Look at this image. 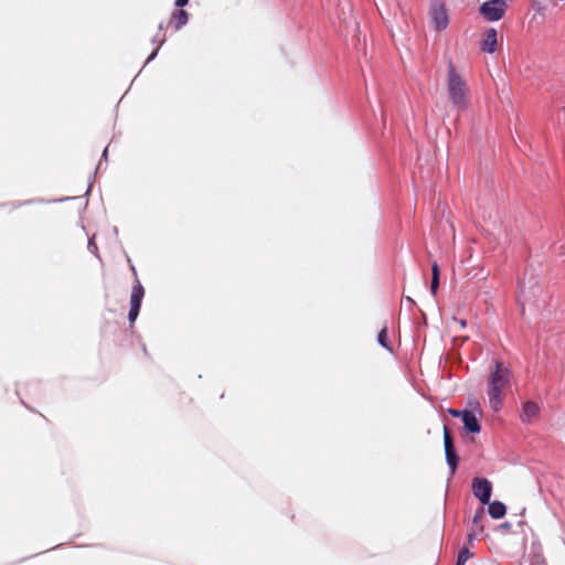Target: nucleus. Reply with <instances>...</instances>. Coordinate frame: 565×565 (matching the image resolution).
<instances>
[{
  "instance_id": "obj_25",
  "label": "nucleus",
  "mask_w": 565,
  "mask_h": 565,
  "mask_svg": "<svg viewBox=\"0 0 565 565\" xmlns=\"http://www.w3.org/2000/svg\"><path fill=\"white\" fill-rule=\"evenodd\" d=\"M34 202L42 203L44 201L43 200H28V201H23V202H19V203H12V207L15 209V207H19V206H22V205H26V204H31V203H34Z\"/></svg>"
},
{
  "instance_id": "obj_24",
  "label": "nucleus",
  "mask_w": 565,
  "mask_h": 565,
  "mask_svg": "<svg viewBox=\"0 0 565 565\" xmlns=\"http://www.w3.org/2000/svg\"><path fill=\"white\" fill-rule=\"evenodd\" d=\"M151 42H152L153 44H157V45H158L157 47H159V49H160V46H162V45L164 44V42H166V36L160 38V36L157 34V35H154V36L152 38Z\"/></svg>"
},
{
  "instance_id": "obj_17",
  "label": "nucleus",
  "mask_w": 565,
  "mask_h": 565,
  "mask_svg": "<svg viewBox=\"0 0 565 565\" xmlns=\"http://www.w3.org/2000/svg\"><path fill=\"white\" fill-rule=\"evenodd\" d=\"M140 308H141V306H139V305L130 303V308L128 311V321L130 323H134L137 320L139 312H140Z\"/></svg>"
},
{
  "instance_id": "obj_20",
  "label": "nucleus",
  "mask_w": 565,
  "mask_h": 565,
  "mask_svg": "<svg viewBox=\"0 0 565 565\" xmlns=\"http://www.w3.org/2000/svg\"><path fill=\"white\" fill-rule=\"evenodd\" d=\"M483 516H484V510H483V507H480V508L476 511V513H475V515H473V518H472V523H473L475 525H479V523H480V521L483 519Z\"/></svg>"
},
{
  "instance_id": "obj_36",
  "label": "nucleus",
  "mask_w": 565,
  "mask_h": 565,
  "mask_svg": "<svg viewBox=\"0 0 565 565\" xmlns=\"http://www.w3.org/2000/svg\"><path fill=\"white\" fill-rule=\"evenodd\" d=\"M523 524H524V521H522V520H520L518 523L519 526H522Z\"/></svg>"
},
{
  "instance_id": "obj_6",
  "label": "nucleus",
  "mask_w": 565,
  "mask_h": 565,
  "mask_svg": "<svg viewBox=\"0 0 565 565\" xmlns=\"http://www.w3.org/2000/svg\"><path fill=\"white\" fill-rule=\"evenodd\" d=\"M472 493L482 505L489 503L492 495V483L487 478L476 477L472 479Z\"/></svg>"
},
{
  "instance_id": "obj_15",
  "label": "nucleus",
  "mask_w": 565,
  "mask_h": 565,
  "mask_svg": "<svg viewBox=\"0 0 565 565\" xmlns=\"http://www.w3.org/2000/svg\"><path fill=\"white\" fill-rule=\"evenodd\" d=\"M377 343L385 350H387L388 352H393V347L391 344V341L388 339V334H387V328L384 327L380 330L379 334H377Z\"/></svg>"
},
{
  "instance_id": "obj_7",
  "label": "nucleus",
  "mask_w": 565,
  "mask_h": 565,
  "mask_svg": "<svg viewBox=\"0 0 565 565\" xmlns=\"http://www.w3.org/2000/svg\"><path fill=\"white\" fill-rule=\"evenodd\" d=\"M430 17L437 31H443L448 26L449 18L444 3H439L437 7L431 8Z\"/></svg>"
},
{
  "instance_id": "obj_9",
  "label": "nucleus",
  "mask_w": 565,
  "mask_h": 565,
  "mask_svg": "<svg viewBox=\"0 0 565 565\" xmlns=\"http://www.w3.org/2000/svg\"><path fill=\"white\" fill-rule=\"evenodd\" d=\"M463 424V429L469 434H479L481 431V423L477 418L473 411H469L466 417L461 420Z\"/></svg>"
},
{
  "instance_id": "obj_8",
  "label": "nucleus",
  "mask_w": 565,
  "mask_h": 565,
  "mask_svg": "<svg viewBox=\"0 0 565 565\" xmlns=\"http://www.w3.org/2000/svg\"><path fill=\"white\" fill-rule=\"evenodd\" d=\"M498 45V32L495 29L490 28L486 31L481 41V51L488 54L495 52Z\"/></svg>"
},
{
  "instance_id": "obj_3",
  "label": "nucleus",
  "mask_w": 565,
  "mask_h": 565,
  "mask_svg": "<svg viewBox=\"0 0 565 565\" xmlns=\"http://www.w3.org/2000/svg\"><path fill=\"white\" fill-rule=\"evenodd\" d=\"M509 370L502 367L500 363H495L494 371L490 376L488 396L489 403L493 411H499L502 404L501 391L502 387L509 382Z\"/></svg>"
},
{
  "instance_id": "obj_12",
  "label": "nucleus",
  "mask_w": 565,
  "mask_h": 565,
  "mask_svg": "<svg viewBox=\"0 0 565 565\" xmlns=\"http://www.w3.org/2000/svg\"><path fill=\"white\" fill-rule=\"evenodd\" d=\"M189 21V13L183 10L179 9L173 11L171 23H173L175 30L182 29Z\"/></svg>"
},
{
  "instance_id": "obj_18",
  "label": "nucleus",
  "mask_w": 565,
  "mask_h": 565,
  "mask_svg": "<svg viewBox=\"0 0 565 565\" xmlns=\"http://www.w3.org/2000/svg\"><path fill=\"white\" fill-rule=\"evenodd\" d=\"M469 411L470 409H468V408H465V409L449 408L448 413L450 416H452L455 418H460L462 420Z\"/></svg>"
},
{
  "instance_id": "obj_33",
  "label": "nucleus",
  "mask_w": 565,
  "mask_h": 565,
  "mask_svg": "<svg viewBox=\"0 0 565 565\" xmlns=\"http://www.w3.org/2000/svg\"><path fill=\"white\" fill-rule=\"evenodd\" d=\"M158 29H159V31H162V30L164 29V23H163V22H161V23L159 24Z\"/></svg>"
},
{
  "instance_id": "obj_14",
  "label": "nucleus",
  "mask_w": 565,
  "mask_h": 565,
  "mask_svg": "<svg viewBox=\"0 0 565 565\" xmlns=\"http://www.w3.org/2000/svg\"><path fill=\"white\" fill-rule=\"evenodd\" d=\"M522 409H523V416L525 417V418H523V420H530L531 418L535 417L540 412L537 404L532 401L525 402L523 404Z\"/></svg>"
},
{
  "instance_id": "obj_31",
  "label": "nucleus",
  "mask_w": 565,
  "mask_h": 565,
  "mask_svg": "<svg viewBox=\"0 0 565 565\" xmlns=\"http://www.w3.org/2000/svg\"><path fill=\"white\" fill-rule=\"evenodd\" d=\"M90 189H92V182H89L87 189H86V192H85V195H88L89 192H90Z\"/></svg>"
},
{
  "instance_id": "obj_5",
  "label": "nucleus",
  "mask_w": 565,
  "mask_h": 565,
  "mask_svg": "<svg viewBox=\"0 0 565 565\" xmlns=\"http://www.w3.org/2000/svg\"><path fill=\"white\" fill-rule=\"evenodd\" d=\"M444 449H445L446 462H447V465L450 469V473L452 476V475H455V472L458 468L460 459L457 454L454 439L446 426L444 427Z\"/></svg>"
},
{
  "instance_id": "obj_29",
  "label": "nucleus",
  "mask_w": 565,
  "mask_h": 565,
  "mask_svg": "<svg viewBox=\"0 0 565 565\" xmlns=\"http://www.w3.org/2000/svg\"><path fill=\"white\" fill-rule=\"evenodd\" d=\"M403 299L409 305V308L416 305L415 300L409 296H404Z\"/></svg>"
},
{
  "instance_id": "obj_28",
  "label": "nucleus",
  "mask_w": 565,
  "mask_h": 565,
  "mask_svg": "<svg viewBox=\"0 0 565 565\" xmlns=\"http://www.w3.org/2000/svg\"><path fill=\"white\" fill-rule=\"evenodd\" d=\"M189 3V0H175L174 1V6L182 9L183 7H185L186 4Z\"/></svg>"
},
{
  "instance_id": "obj_26",
  "label": "nucleus",
  "mask_w": 565,
  "mask_h": 565,
  "mask_svg": "<svg viewBox=\"0 0 565 565\" xmlns=\"http://www.w3.org/2000/svg\"><path fill=\"white\" fill-rule=\"evenodd\" d=\"M158 53H159V47H156V49L151 52V54L147 57V60H146V64H148V63L152 62V61L157 57Z\"/></svg>"
},
{
  "instance_id": "obj_34",
  "label": "nucleus",
  "mask_w": 565,
  "mask_h": 565,
  "mask_svg": "<svg viewBox=\"0 0 565 565\" xmlns=\"http://www.w3.org/2000/svg\"><path fill=\"white\" fill-rule=\"evenodd\" d=\"M65 200H68V198H65V199H58V200H53L52 202H62V201H65Z\"/></svg>"
},
{
  "instance_id": "obj_10",
  "label": "nucleus",
  "mask_w": 565,
  "mask_h": 565,
  "mask_svg": "<svg viewBox=\"0 0 565 565\" xmlns=\"http://www.w3.org/2000/svg\"><path fill=\"white\" fill-rule=\"evenodd\" d=\"M488 504V513L489 515L494 519V520H500L502 518H504V515L507 514V505L499 501V500H494V501H490L489 500V503Z\"/></svg>"
},
{
  "instance_id": "obj_21",
  "label": "nucleus",
  "mask_w": 565,
  "mask_h": 565,
  "mask_svg": "<svg viewBox=\"0 0 565 565\" xmlns=\"http://www.w3.org/2000/svg\"><path fill=\"white\" fill-rule=\"evenodd\" d=\"M108 160V147H106L102 153V157H100V161L99 163L97 164L96 169H95V173L98 172V170L100 169L102 167V162L103 161H107Z\"/></svg>"
},
{
  "instance_id": "obj_4",
  "label": "nucleus",
  "mask_w": 565,
  "mask_h": 565,
  "mask_svg": "<svg viewBox=\"0 0 565 565\" xmlns=\"http://www.w3.org/2000/svg\"><path fill=\"white\" fill-rule=\"evenodd\" d=\"M505 0H487L479 6V14L488 22L501 20L507 12Z\"/></svg>"
},
{
  "instance_id": "obj_35",
  "label": "nucleus",
  "mask_w": 565,
  "mask_h": 565,
  "mask_svg": "<svg viewBox=\"0 0 565 565\" xmlns=\"http://www.w3.org/2000/svg\"><path fill=\"white\" fill-rule=\"evenodd\" d=\"M142 351H143V353H145V354H147V353H148V352H147V348H146V344H145V343L142 344Z\"/></svg>"
},
{
  "instance_id": "obj_32",
  "label": "nucleus",
  "mask_w": 565,
  "mask_h": 565,
  "mask_svg": "<svg viewBox=\"0 0 565 565\" xmlns=\"http://www.w3.org/2000/svg\"><path fill=\"white\" fill-rule=\"evenodd\" d=\"M459 323H460L461 328H465L467 324L466 320H462V319L459 321Z\"/></svg>"
},
{
  "instance_id": "obj_11",
  "label": "nucleus",
  "mask_w": 565,
  "mask_h": 565,
  "mask_svg": "<svg viewBox=\"0 0 565 565\" xmlns=\"http://www.w3.org/2000/svg\"><path fill=\"white\" fill-rule=\"evenodd\" d=\"M145 297V288L138 278L135 279L131 295H130V303L141 306L142 299Z\"/></svg>"
},
{
  "instance_id": "obj_16",
  "label": "nucleus",
  "mask_w": 565,
  "mask_h": 565,
  "mask_svg": "<svg viewBox=\"0 0 565 565\" xmlns=\"http://www.w3.org/2000/svg\"><path fill=\"white\" fill-rule=\"evenodd\" d=\"M472 553L469 551L467 546H463L459 550L456 558L455 565H465L466 562L472 557Z\"/></svg>"
},
{
  "instance_id": "obj_13",
  "label": "nucleus",
  "mask_w": 565,
  "mask_h": 565,
  "mask_svg": "<svg viewBox=\"0 0 565 565\" xmlns=\"http://www.w3.org/2000/svg\"><path fill=\"white\" fill-rule=\"evenodd\" d=\"M529 558L530 565H546L541 546H535L533 544Z\"/></svg>"
},
{
  "instance_id": "obj_19",
  "label": "nucleus",
  "mask_w": 565,
  "mask_h": 565,
  "mask_svg": "<svg viewBox=\"0 0 565 565\" xmlns=\"http://www.w3.org/2000/svg\"><path fill=\"white\" fill-rule=\"evenodd\" d=\"M439 285H440V278L431 277L429 289H430V294L433 296L437 295V291L439 289Z\"/></svg>"
},
{
  "instance_id": "obj_23",
  "label": "nucleus",
  "mask_w": 565,
  "mask_h": 565,
  "mask_svg": "<svg viewBox=\"0 0 565 565\" xmlns=\"http://www.w3.org/2000/svg\"><path fill=\"white\" fill-rule=\"evenodd\" d=\"M87 248L92 254H95L96 256H98V254H97L98 248H97V245L95 244V242L93 241V238L88 239Z\"/></svg>"
},
{
  "instance_id": "obj_22",
  "label": "nucleus",
  "mask_w": 565,
  "mask_h": 565,
  "mask_svg": "<svg viewBox=\"0 0 565 565\" xmlns=\"http://www.w3.org/2000/svg\"><path fill=\"white\" fill-rule=\"evenodd\" d=\"M431 277L440 278V268L437 262L431 264Z\"/></svg>"
},
{
  "instance_id": "obj_27",
  "label": "nucleus",
  "mask_w": 565,
  "mask_h": 565,
  "mask_svg": "<svg viewBox=\"0 0 565 565\" xmlns=\"http://www.w3.org/2000/svg\"><path fill=\"white\" fill-rule=\"evenodd\" d=\"M511 523L510 522H503L499 525V529L502 530L503 532H508L510 529H511Z\"/></svg>"
},
{
  "instance_id": "obj_30",
  "label": "nucleus",
  "mask_w": 565,
  "mask_h": 565,
  "mask_svg": "<svg viewBox=\"0 0 565 565\" xmlns=\"http://www.w3.org/2000/svg\"><path fill=\"white\" fill-rule=\"evenodd\" d=\"M476 539V534L473 532L468 533V541L471 542Z\"/></svg>"
},
{
  "instance_id": "obj_2",
  "label": "nucleus",
  "mask_w": 565,
  "mask_h": 565,
  "mask_svg": "<svg viewBox=\"0 0 565 565\" xmlns=\"http://www.w3.org/2000/svg\"><path fill=\"white\" fill-rule=\"evenodd\" d=\"M469 88L466 81L457 73L451 61L448 63V94L451 103L458 109H465L468 106L467 94Z\"/></svg>"
},
{
  "instance_id": "obj_1",
  "label": "nucleus",
  "mask_w": 565,
  "mask_h": 565,
  "mask_svg": "<svg viewBox=\"0 0 565 565\" xmlns=\"http://www.w3.org/2000/svg\"><path fill=\"white\" fill-rule=\"evenodd\" d=\"M541 292L542 287L539 280L532 271L526 270L523 278L519 281L518 301L522 315L525 313L526 306L533 307L536 311L541 310L542 306L536 299Z\"/></svg>"
}]
</instances>
